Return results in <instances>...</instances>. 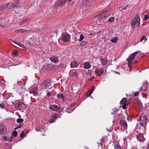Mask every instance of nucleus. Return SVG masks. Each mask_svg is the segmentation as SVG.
<instances>
[{"instance_id": "obj_23", "label": "nucleus", "mask_w": 149, "mask_h": 149, "mask_svg": "<svg viewBox=\"0 0 149 149\" xmlns=\"http://www.w3.org/2000/svg\"><path fill=\"white\" fill-rule=\"evenodd\" d=\"M13 139V137L12 136H11L10 137H5L4 138V140L5 141H8V142H11Z\"/></svg>"}, {"instance_id": "obj_29", "label": "nucleus", "mask_w": 149, "mask_h": 149, "mask_svg": "<svg viewBox=\"0 0 149 149\" xmlns=\"http://www.w3.org/2000/svg\"><path fill=\"white\" fill-rule=\"evenodd\" d=\"M114 18L111 17L109 19L108 22L111 23L114 21Z\"/></svg>"}, {"instance_id": "obj_14", "label": "nucleus", "mask_w": 149, "mask_h": 149, "mask_svg": "<svg viewBox=\"0 0 149 149\" xmlns=\"http://www.w3.org/2000/svg\"><path fill=\"white\" fill-rule=\"evenodd\" d=\"M120 126L122 127L127 129V123L125 120H120Z\"/></svg>"}, {"instance_id": "obj_38", "label": "nucleus", "mask_w": 149, "mask_h": 149, "mask_svg": "<svg viewBox=\"0 0 149 149\" xmlns=\"http://www.w3.org/2000/svg\"><path fill=\"white\" fill-rule=\"evenodd\" d=\"M17 133L16 131H14L12 133V135L13 136L15 137L17 136Z\"/></svg>"}, {"instance_id": "obj_1", "label": "nucleus", "mask_w": 149, "mask_h": 149, "mask_svg": "<svg viewBox=\"0 0 149 149\" xmlns=\"http://www.w3.org/2000/svg\"><path fill=\"white\" fill-rule=\"evenodd\" d=\"M138 15L139 14L137 13L132 21L131 26L133 30L134 29L135 26L138 27L140 25V18Z\"/></svg>"}, {"instance_id": "obj_49", "label": "nucleus", "mask_w": 149, "mask_h": 149, "mask_svg": "<svg viewBox=\"0 0 149 149\" xmlns=\"http://www.w3.org/2000/svg\"><path fill=\"white\" fill-rule=\"evenodd\" d=\"M139 93V92H136L134 93V96H137L138 95Z\"/></svg>"}, {"instance_id": "obj_7", "label": "nucleus", "mask_w": 149, "mask_h": 149, "mask_svg": "<svg viewBox=\"0 0 149 149\" xmlns=\"http://www.w3.org/2000/svg\"><path fill=\"white\" fill-rule=\"evenodd\" d=\"M67 1V0H58L55 4L54 6L55 7H56L58 6H61L65 4Z\"/></svg>"}, {"instance_id": "obj_12", "label": "nucleus", "mask_w": 149, "mask_h": 149, "mask_svg": "<svg viewBox=\"0 0 149 149\" xmlns=\"http://www.w3.org/2000/svg\"><path fill=\"white\" fill-rule=\"evenodd\" d=\"M104 70L102 68H97L95 71V73L97 76L101 75L103 73Z\"/></svg>"}, {"instance_id": "obj_11", "label": "nucleus", "mask_w": 149, "mask_h": 149, "mask_svg": "<svg viewBox=\"0 0 149 149\" xmlns=\"http://www.w3.org/2000/svg\"><path fill=\"white\" fill-rule=\"evenodd\" d=\"M49 108L53 111H58L60 109V107L54 104L50 106Z\"/></svg>"}, {"instance_id": "obj_22", "label": "nucleus", "mask_w": 149, "mask_h": 149, "mask_svg": "<svg viewBox=\"0 0 149 149\" xmlns=\"http://www.w3.org/2000/svg\"><path fill=\"white\" fill-rule=\"evenodd\" d=\"M91 67L89 63L88 62H85L84 64V68L86 69H88Z\"/></svg>"}, {"instance_id": "obj_52", "label": "nucleus", "mask_w": 149, "mask_h": 149, "mask_svg": "<svg viewBox=\"0 0 149 149\" xmlns=\"http://www.w3.org/2000/svg\"><path fill=\"white\" fill-rule=\"evenodd\" d=\"M21 127V125H19L17 127V128L16 129H17V128H20Z\"/></svg>"}, {"instance_id": "obj_19", "label": "nucleus", "mask_w": 149, "mask_h": 149, "mask_svg": "<svg viewBox=\"0 0 149 149\" xmlns=\"http://www.w3.org/2000/svg\"><path fill=\"white\" fill-rule=\"evenodd\" d=\"M50 59L52 62L56 63L58 62V58L57 57L53 56L50 58Z\"/></svg>"}, {"instance_id": "obj_46", "label": "nucleus", "mask_w": 149, "mask_h": 149, "mask_svg": "<svg viewBox=\"0 0 149 149\" xmlns=\"http://www.w3.org/2000/svg\"><path fill=\"white\" fill-rule=\"evenodd\" d=\"M91 72L92 71H90L89 70H88L87 73L89 76H90L92 74Z\"/></svg>"}, {"instance_id": "obj_3", "label": "nucleus", "mask_w": 149, "mask_h": 149, "mask_svg": "<svg viewBox=\"0 0 149 149\" xmlns=\"http://www.w3.org/2000/svg\"><path fill=\"white\" fill-rule=\"evenodd\" d=\"M21 5L18 2H11L7 4V8L10 9H13L15 8H18L21 7Z\"/></svg>"}, {"instance_id": "obj_51", "label": "nucleus", "mask_w": 149, "mask_h": 149, "mask_svg": "<svg viewBox=\"0 0 149 149\" xmlns=\"http://www.w3.org/2000/svg\"><path fill=\"white\" fill-rule=\"evenodd\" d=\"M51 95V93L50 92H48L47 93V95L48 96H49Z\"/></svg>"}, {"instance_id": "obj_43", "label": "nucleus", "mask_w": 149, "mask_h": 149, "mask_svg": "<svg viewBox=\"0 0 149 149\" xmlns=\"http://www.w3.org/2000/svg\"><path fill=\"white\" fill-rule=\"evenodd\" d=\"M26 19L22 21L19 23V25L22 26L23 25L24 23L26 21Z\"/></svg>"}, {"instance_id": "obj_24", "label": "nucleus", "mask_w": 149, "mask_h": 149, "mask_svg": "<svg viewBox=\"0 0 149 149\" xmlns=\"http://www.w3.org/2000/svg\"><path fill=\"white\" fill-rule=\"evenodd\" d=\"M108 139L107 138V136L103 137L101 141L102 142H103L104 143V144H106V143L107 142Z\"/></svg>"}, {"instance_id": "obj_57", "label": "nucleus", "mask_w": 149, "mask_h": 149, "mask_svg": "<svg viewBox=\"0 0 149 149\" xmlns=\"http://www.w3.org/2000/svg\"><path fill=\"white\" fill-rule=\"evenodd\" d=\"M59 117L60 118H61V116H59Z\"/></svg>"}, {"instance_id": "obj_5", "label": "nucleus", "mask_w": 149, "mask_h": 149, "mask_svg": "<svg viewBox=\"0 0 149 149\" xmlns=\"http://www.w3.org/2000/svg\"><path fill=\"white\" fill-rule=\"evenodd\" d=\"M70 39V35L66 33H63L61 35V40L63 41L66 42L69 41Z\"/></svg>"}, {"instance_id": "obj_47", "label": "nucleus", "mask_w": 149, "mask_h": 149, "mask_svg": "<svg viewBox=\"0 0 149 149\" xmlns=\"http://www.w3.org/2000/svg\"><path fill=\"white\" fill-rule=\"evenodd\" d=\"M18 52L17 51H15L13 52V54L15 56H16Z\"/></svg>"}, {"instance_id": "obj_28", "label": "nucleus", "mask_w": 149, "mask_h": 149, "mask_svg": "<svg viewBox=\"0 0 149 149\" xmlns=\"http://www.w3.org/2000/svg\"><path fill=\"white\" fill-rule=\"evenodd\" d=\"M15 43H16L17 45H18L19 47H22V48H23V49L24 50H25L26 49V48L24 47V46L22 44H21L19 43L15 42Z\"/></svg>"}, {"instance_id": "obj_9", "label": "nucleus", "mask_w": 149, "mask_h": 149, "mask_svg": "<svg viewBox=\"0 0 149 149\" xmlns=\"http://www.w3.org/2000/svg\"><path fill=\"white\" fill-rule=\"evenodd\" d=\"M15 107L18 109H24L26 107L25 105L22 102L17 103L15 105Z\"/></svg>"}, {"instance_id": "obj_21", "label": "nucleus", "mask_w": 149, "mask_h": 149, "mask_svg": "<svg viewBox=\"0 0 149 149\" xmlns=\"http://www.w3.org/2000/svg\"><path fill=\"white\" fill-rule=\"evenodd\" d=\"M146 84L147 85H148V83L147 82H146L145 83H144L143 86L141 87L140 90H143L144 91H146L147 90L148 87L145 86V85Z\"/></svg>"}, {"instance_id": "obj_6", "label": "nucleus", "mask_w": 149, "mask_h": 149, "mask_svg": "<svg viewBox=\"0 0 149 149\" xmlns=\"http://www.w3.org/2000/svg\"><path fill=\"white\" fill-rule=\"evenodd\" d=\"M6 131V128L3 124H0V134L4 135Z\"/></svg>"}, {"instance_id": "obj_44", "label": "nucleus", "mask_w": 149, "mask_h": 149, "mask_svg": "<svg viewBox=\"0 0 149 149\" xmlns=\"http://www.w3.org/2000/svg\"><path fill=\"white\" fill-rule=\"evenodd\" d=\"M0 107L1 108H4L5 107L4 104L3 103L0 104Z\"/></svg>"}, {"instance_id": "obj_32", "label": "nucleus", "mask_w": 149, "mask_h": 149, "mask_svg": "<svg viewBox=\"0 0 149 149\" xmlns=\"http://www.w3.org/2000/svg\"><path fill=\"white\" fill-rule=\"evenodd\" d=\"M17 31L19 33L21 32L22 33H24L27 31L26 30H24L22 29H19L17 30Z\"/></svg>"}, {"instance_id": "obj_42", "label": "nucleus", "mask_w": 149, "mask_h": 149, "mask_svg": "<svg viewBox=\"0 0 149 149\" xmlns=\"http://www.w3.org/2000/svg\"><path fill=\"white\" fill-rule=\"evenodd\" d=\"M137 103L138 105L140 107H142V104L141 102L139 101H137Z\"/></svg>"}, {"instance_id": "obj_2", "label": "nucleus", "mask_w": 149, "mask_h": 149, "mask_svg": "<svg viewBox=\"0 0 149 149\" xmlns=\"http://www.w3.org/2000/svg\"><path fill=\"white\" fill-rule=\"evenodd\" d=\"M51 81L49 79H47L43 82L40 86L41 89H46L51 86Z\"/></svg>"}, {"instance_id": "obj_37", "label": "nucleus", "mask_w": 149, "mask_h": 149, "mask_svg": "<svg viewBox=\"0 0 149 149\" xmlns=\"http://www.w3.org/2000/svg\"><path fill=\"white\" fill-rule=\"evenodd\" d=\"M147 40V39L146 38V37L145 36H143V37L141 39V40H140V41L141 42H142V41L143 40H144V41H143V42L144 43L146 41V40Z\"/></svg>"}, {"instance_id": "obj_53", "label": "nucleus", "mask_w": 149, "mask_h": 149, "mask_svg": "<svg viewBox=\"0 0 149 149\" xmlns=\"http://www.w3.org/2000/svg\"><path fill=\"white\" fill-rule=\"evenodd\" d=\"M146 149H149V144H148L147 148Z\"/></svg>"}, {"instance_id": "obj_16", "label": "nucleus", "mask_w": 149, "mask_h": 149, "mask_svg": "<svg viewBox=\"0 0 149 149\" xmlns=\"http://www.w3.org/2000/svg\"><path fill=\"white\" fill-rule=\"evenodd\" d=\"M8 103L9 105H13L15 102V100L13 97H9L8 100Z\"/></svg>"}, {"instance_id": "obj_10", "label": "nucleus", "mask_w": 149, "mask_h": 149, "mask_svg": "<svg viewBox=\"0 0 149 149\" xmlns=\"http://www.w3.org/2000/svg\"><path fill=\"white\" fill-rule=\"evenodd\" d=\"M58 117V114L57 113H53L52 115L51 119L49 120V123H52L54 122L56 120V119Z\"/></svg>"}, {"instance_id": "obj_18", "label": "nucleus", "mask_w": 149, "mask_h": 149, "mask_svg": "<svg viewBox=\"0 0 149 149\" xmlns=\"http://www.w3.org/2000/svg\"><path fill=\"white\" fill-rule=\"evenodd\" d=\"M38 88H33L31 90L30 92L31 94H33L34 96H36L38 94Z\"/></svg>"}, {"instance_id": "obj_39", "label": "nucleus", "mask_w": 149, "mask_h": 149, "mask_svg": "<svg viewBox=\"0 0 149 149\" xmlns=\"http://www.w3.org/2000/svg\"><path fill=\"white\" fill-rule=\"evenodd\" d=\"M149 18V16L148 15H145L144 20L145 21H147Z\"/></svg>"}, {"instance_id": "obj_48", "label": "nucleus", "mask_w": 149, "mask_h": 149, "mask_svg": "<svg viewBox=\"0 0 149 149\" xmlns=\"http://www.w3.org/2000/svg\"><path fill=\"white\" fill-rule=\"evenodd\" d=\"M122 108L123 109H125L126 108V104H124L122 106Z\"/></svg>"}, {"instance_id": "obj_45", "label": "nucleus", "mask_w": 149, "mask_h": 149, "mask_svg": "<svg viewBox=\"0 0 149 149\" xmlns=\"http://www.w3.org/2000/svg\"><path fill=\"white\" fill-rule=\"evenodd\" d=\"M77 73L76 71H75L73 72L72 76H77Z\"/></svg>"}, {"instance_id": "obj_41", "label": "nucleus", "mask_w": 149, "mask_h": 149, "mask_svg": "<svg viewBox=\"0 0 149 149\" xmlns=\"http://www.w3.org/2000/svg\"><path fill=\"white\" fill-rule=\"evenodd\" d=\"M25 135V134H24L23 131H22V132L21 133L20 135V137L21 138L23 137Z\"/></svg>"}, {"instance_id": "obj_13", "label": "nucleus", "mask_w": 149, "mask_h": 149, "mask_svg": "<svg viewBox=\"0 0 149 149\" xmlns=\"http://www.w3.org/2000/svg\"><path fill=\"white\" fill-rule=\"evenodd\" d=\"M148 120V118L146 115L144 114H141L138 120L139 121H144V120Z\"/></svg>"}, {"instance_id": "obj_40", "label": "nucleus", "mask_w": 149, "mask_h": 149, "mask_svg": "<svg viewBox=\"0 0 149 149\" xmlns=\"http://www.w3.org/2000/svg\"><path fill=\"white\" fill-rule=\"evenodd\" d=\"M109 14L107 13V14H105V15L103 16L102 17V18H106L108 17L109 16Z\"/></svg>"}, {"instance_id": "obj_50", "label": "nucleus", "mask_w": 149, "mask_h": 149, "mask_svg": "<svg viewBox=\"0 0 149 149\" xmlns=\"http://www.w3.org/2000/svg\"><path fill=\"white\" fill-rule=\"evenodd\" d=\"M133 133L134 134H135L136 135V134H137L138 133V132L136 130H135L134 131Z\"/></svg>"}, {"instance_id": "obj_36", "label": "nucleus", "mask_w": 149, "mask_h": 149, "mask_svg": "<svg viewBox=\"0 0 149 149\" xmlns=\"http://www.w3.org/2000/svg\"><path fill=\"white\" fill-rule=\"evenodd\" d=\"M6 7L7 8V4H5L3 5L1 7L0 9L1 10H2L4 8H6Z\"/></svg>"}, {"instance_id": "obj_17", "label": "nucleus", "mask_w": 149, "mask_h": 149, "mask_svg": "<svg viewBox=\"0 0 149 149\" xmlns=\"http://www.w3.org/2000/svg\"><path fill=\"white\" fill-rule=\"evenodd\" d=\"M71 68H75L77 67L79 65V63L76 61L72 62L70 64Z\"/></svg>"}, {"instance_id": "obj_25", "label": "nucleus", "mask_w": 149, "mask_h": 149, "mask_svg": "<svg viewBox=\"0 0 149 149\" xmlns=\"http://www.w3.org/2000/svg\"><path fill=\"white\" fill-rule=\"evenodd\" d=\"M101 63L103 65H105L107 63V60L103 58H101Z\"/></svg>"}, {"instance_id": "obj_20", "label": "nucleus", "mask_w": 149, "mask_h": 149, "mask_svg": "<svg viewBox=\"0 0 149 149\" xmlns=\"http://www.w3.org/2000/svg\"><path fill=\"white\" fill-rule=\"evenodd\" d=\"M140 122L141 125L144 128H145L147 125L148 120H145L144 121H141Z\"/></svg>"}, {"instance_id": "obj_34", "label": "nucleus", "mask_w": 149, "mask_h": 149, "mask_svg": "<svg viewBox=\"0 0 149 149\" xmlns=\"http://www.w3.org/2000/svg\"><path fill=\"white\" fill-rule=\"evenodd\" d=\"M24 121V120L22 118H19L17 120V122L18 123H20L23 122Z\"/></svg>"}, {"instance_id": "obj_27", "label": "nucleus", "mask_w": 149, "mask_h": 149, "mask_svg": "<svg viewBox=\"0 0 149 149\" xmlns=\"http://www.w3.org/2000/svg\"><path fill=\"white\" fill-rule=\"evenodd\" d=\"M57 96L58 98L60 99H61L62 100H63L64 99V96L61 93L58 94L57 95Z\"/></svg>"}, {"instance_id": "obj_35", "label": "nucleus", "mask_w": 149, "mask_h": 149, "mask_svg": "<svg viewBox=\"0 0 149 149\" xmlns=\"http://www.w3.org/2000/svg\"><path fill=\"white\" fill-rule=\"evenodd\" d=\"M84 36L82 34H81L80 37V38L79 39V41L80 42V41H81L82 40H83V39H84Z\"/></svg>"}, {"instance_id": "obj_26", "label": "nucleus", "mask_w": 149, "mask_h": 149, "mask_svg": "<svg viewBox=\"0 0 149 149\" xmlns=\"http://www.w3.org/2000/svg\"><path fill=\"white\" fill-rule=\"evenodd\" d=\"M114 148L116 149H121V147L118 143L115 144L114 145Z\"/></svg>"}, {"instance_id": "obj_33", "label": "nucleus", "mask_w": 149, "mask_h": 149, "mask_svg": "<svg viewBox=\"0 0 149 149\" xmlns=\"http://www.w3.org/2000/svg\"><path fill=\"white\" fill-rule=\"evenodd\" d=\"M87 43L85 41H83L81 42L80 44V45L81 46H83L86 45Z\"/></svg>"}, {"instance_id": "obj_55", "label": "nucleus", "mask_w": 149, "mask_h": 149, "mask_svg": "<svg viewBox=\"0 0 149 149\" xmlns=\"http://www.w3.org/2000/svg\"><path fill=\"white\" fill-rule=\"evenodd\" d=\"M136 61H134V63H136Z\"/></svg>"}, {"instance_id": "obj_31", "label": "nucleus", "mask_w": 149, "mask_h": 149, "mask_svg": "<svg viewBox=\"0 0 149 149\" xmlns=\"http://www.w3.org/2000/svg\"><path fill=\"white\" fill-rule=\"evenodd\" d=\"M126 102V98H123L120 101V102L121 104H125Z\"/></svg>"}, {"instance_id": "obj_56", "label": "nucleus", "mask_w": 149, "mask_h": 149, "mask_svg": "<svg viewBox=\"0 0 149 149\" xmlns=\"http://www.w3.org/2000/svg\"><path fill=\"white\" fill-rule=\"evenodd\" d=\"M92 34H93L92 33H91L90 35H92Z\"/></svg>"}, {"instance_id": "obj_8", "label": "nucleus", "mask_w": 149, "mask_h": 149, "mask_svg": "<svg viewBox=\"0 0 149 149\" xmlns=\"http://www.w3.org/2000/svg\"><path fill=\"white\" fill-rule=\"evenodd\" d=\"M143 135V133H141L140 132L139 134L137 135L136 138L139 141L143 142L145 140V139Z\"/></svg>"}, {"instance_id": "obj_30", "label": "nucleus", "mask_w": 149, "mask_h": 149, "mask_svg": "<svg viewBox=\"0 0 149 149\" xmlns=\"http://www.w3.org/2000/svg\"><path fill=\"white\" fill-rule=\"evenodd\" d=\"M117 37H115L114 38H112V39L111 40V41L112 42H113L114 43H116L117 42Z\"/></svg>"}, {"instance_id": "obj_54", "label": "nucleus", "mask_w": 149, "mask_h": 149, "mask_svg": "<svg viewBox=\"0 0 149 149\" xmlns=\"http://www.w3.org/2000/svg\"><path fill=\"white\" fill-rule=\"evenodd\" d=\"M72 0H68V2H70Z\"/></svg>"}, {"instance_id": "obj_4", "label": "nucleus", "mask_w": 149, "mask_h": 149, "mask_svg": "<svg viewBox=\"0 0 149 149\" xmlns=\"http://www.w3.org/2000/svg\"><path fill=\"white\" fill-rule=\"evenodd\" d=\"M137 54V52H136L127 58V61H128L129 66H130L132 65L133 60Z\"/></svg>"}, {"instance_id": "obj_15", "label": "nucleus", "mask_w": 149, "mask_h": 149, "mask_svg": "<svg viewBox=\"0 0 149 149\" xmlns=\"http://www.w3.org/2000/svg\"><path fill=\"white\" fill-rule=\"evenodd\" d=\"M118 111L114 108V112L113 113H111V114H114V118H117L118 117H120L121 115L120 114L118 113Z\"/></svg>"}]
</instances>
